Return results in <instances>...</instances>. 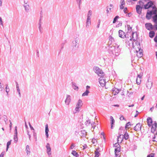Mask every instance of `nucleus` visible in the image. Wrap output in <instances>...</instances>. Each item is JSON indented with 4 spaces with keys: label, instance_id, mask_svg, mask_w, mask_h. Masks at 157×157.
Returning <instances> with one entry per match:
<instances>
[{
    "label": "nucleus",
    "instance_id": "10",
    "mask_svg": "<svg viewBox=\"0 0 157 157\" xmlns=\"http://www.w3.org/2000/svg\"><path fill=\"white\" fill-rule=\"evenodd\" d=\"M141 128V125L140 123H138L134 127V130L136 131L137 132L140 130Z\"/></svg>",
    "mask_w": 157,
    "mask_h": 157
},
{
    "label": "nucleus",
    "instance_id": "4",
    "mask_svg": "<svg viewBox=\"0 0 157 157\" xmlns=\"http://www.w3.org/2000/svg\"><path fill=\"white\" fill-rule=\"evenodd\" d=\"M145 27L148 30L151 31L154 29V25H153L150 23H147L145 24Z\"/></svg>",
    "mask_w": 157,
    "mask_h": 157
},
{
    "label": "nucleus",
    "instance_id": "52",
    "mask_svg": "<svg viewBox=\"0 0 157 157\" xmlns=\"http://www.w3.org/2000/svg\"><path fill=\"white\" fill-rule=\"evenodd\" d=\"M0 25L3 26V22L2 21V18L1 17H0Z\"/></svg>",
    "mask_w": 157,
    "mask_h": 157
},
{
    "label": "nucleus",
    "instance_id": "21",
    "mask_svg": "<svg viewBox=\"0 0 157 157\" xmlns=\"http://www.w3.org/2000/svg\"><path fill=\"white\" fill-rule=\"evenodd\" d=\"M132 38L133 40L134 41H136L137 38V33H132Z\"/></svg>",
    "mask_w": 157,
    "mask_h": 157
},
{
    "label": "nucleus",
    "instance_id": "41",
    "mask_svg": "<svg viewBox=\"0 0 157 157\" xmlns=\"http://www.w3.org/2000/svg\"><path fill=\"white\" fill-rule=\"evenodd\" d=\"M157 126V123L155 121L152 125V128L153 127L155 129H156Z\"/></svg>",
    "mask_w": 157,
    "mask_h": 157
},
{
    "label": "nucleus",
    "instance_id": "19",
    "mask_svg": "<svg viewBox=\"0 0 157 157\" xmlns=\"http://www.w3.org/2000/svg\"><path fill=\"white\" fill-rule=\"evenodd\" d=\"M80 132V135L81 137H86V136L87 135V132L85 130H82Z\"/></svg>",
    "mask_w": 157,
    "mask_h": 157
},
{
    "label": "nucleus",
    "instance_id": "27",
    "mask_svg": "<svg viewBox=\"0 0 157 157\" xmlns=\"http://www.w3.org/2000/svg\"><path fill=\"white\" fill-rule=\"evenodd\" d=\"M86 27L89 26L91 25L90 18H87L86 22Z\"/></svg>",
    "mask_w": 157,
    "mask_h": 157
},
{
    "label": "nucleus",
    "instance_id": "22",
    "mask_svg": "<svg viewBox=\"0 0 157 157\" xmlns=\"http://www.w3.org/2000/svg\"><path fill=\"white\" fill-rule=\"evenodd\" d=\"M71 84L72 88L75 90H78V87L76 86V83L74 82H72Z\"/></svg>",
    "mask_w": 157,
    "mask_h": 157
},
{
    "label": "nucleus",
    "instance_id": "13",
    "mask_svg": "<svg viewBox=\"0 0 157 157\" xmlns=\"http://www.w3.org/2000/svg\"><path fill=\"white\" fill-rule=\"evenodd\" d=\"M122 138L121 140L120 143H121L123 140L124 139L125 140H128L129 138V135L128 133H127V131H126L124 134V135H122Z\"/></svg>",
    "mask_w": 157,
    "mask_h": 157
},
{
    "label": "nucleus",
    "instance_id": "9",
    "mask_svg": "<svg viewBox=\"0 0 157 157\" xmlns=\"http://www.w3.org/2000/svg\"><path fill=\"white\" fill-rule=\"evenodd\" d=\"M118 33L119 36L122 38H124L126 37L125 33L122 30H119Z\"/></svg>",
    "mask_w": 157,
    "mask_h": 157
},
{
    "label": "nucleus",
    "instance_id": "14",
    "mask_svg": "<svg viewBox=\"0 0 157 157\" xmlns=\"http://www.w3.org/2000/svg\"><path fill=\"white\" fill-rule=\"evenodd\" d=\"M17 127L16 126L15 127V134L14 135V142L15 143H16L17 141L18 138L17 137Z\"/></svg>",
    "mask_w": 157,
    "mask_h": 157
},
{
    "label": "nucleus",
    "instance_id": "3",
    "mask_svg": "<svg viewBox=\"0 0 157 157\" xmlns=\"http://www.w3.org/2000/svg\"><path fill=\"white\" fill-rule=\"evenodd\" d=\"M99 82L101 86H104L105 84V79L104 76H101L99 79Z\"/></svg>",
    "mask_w": 157,
    "mask_h": 157
},
{
    "label": "nucleus",
    "instance_id": "7",
    "mask_svg": "<svg viewBox=\"0 0 157 157\" xmlns=\"http://www.w3.org/2000/svg\"><path fill=\"white\" fill-rule=\"evenodd\" d=\"M119 45L117 44V47L114 52V54H113V55H115V56H117L119 55L121 50L119 48Z\"/></svg>",
    "mask_w": 157,
    "mask_h": 157
},
{
    "label": "nucleus",
    "instance_id": "49",
    "mask_svg": "<svg viewBox=\"0 0 157 157\" xmlns=\"http://www.w3.org/2000/svg\"><path fill=\"white\" fill-rule=\"evenodd\" d=\"M127 28H128V31H131L132 28L131 27H130V25H127Z\"/></svg>",
    "mask_w": 157,
    "mask_h": 157
},
{
    "label": "nucleus",
    "instance_id": "6",
    "mask_svg": "<svg viewBox=\"0 0 157 157\" xmlns=\"http://www.w3.org/2000/svg\"><path fill=\"white\" fill-rule=\"evenodd\" d=\"M153 5V2L152 1H149L144 6V8L145 9H147L151 7L152 8L153 6H152Z\"/></svg>",
    "mask_w": 157,
    "mask_h": 157
},
{
    "label": "nucleus",
    "instance_id": "1",
    "mask_svg": "<svg viewBox=\"0 0 157 157\" xmlns=\"http://www.w3.org/2000/svg\"><path fill=\"white\" fill-rule=\"evenodd\" d=\"M93 70L99 76H104L105 75V74L102 70L98 67H94Z\"/></svg>",
    "mask_w": 157,
    "mask_h": 157
},
{
    "label": "nucleus",
    "instance_id": "62",
    "mask_svg": "<svg viewBox=\"0 0 157 157\" xmlns=\"http://www.w3.org/2000/svg\"><path fill=\"white\" fill-rule=\"evenodd\" d=\"M142 75H141V74L138 75L137 78H142Z\"/></svg>",
    "mask_w": 157,
    "mask_h": 157
},
{
    "label": "nucleus",
    "instance_id": "38",
    "mask_svg": "<svg viewBox=\"0 0 157 157\" xmlns=\"http://www.w3.org/2000/svg\"><path fill=\"white\" fill-rule=\"evenodd\" d=\"M11 141H9L7 142V145H6V151H7L8 150V148H9V146L11 144Z\"/></svg>",
    "mask_w": 157,
    "mask_h": 157
},
{
    "label": "nucleus",
    "instance_id": "34",
    "mask_svg": "<svg viewBox=\"0 0 157 157\" xmlns=\"http://www.w3.org/2000/svg\"><path fill=\"white\" fill-rule=\"evenodd\" d=\"M141 78H137L136 79V83H137V84L138 85H139V84H140V83H141Z\"/></svg>",
    "mask_w": 157,
    "mask_h": 157
},
{
    "label": "nucleus",
    "instance_id": "51",
    "mask_svg": "<svg viewBox=\"0 0 157 157\" xmlns=\"http://www.w3.org/2000/svg\"><path fill=\"white\" fill-rule=\"evenodd\" d=\"M94 124H95V123L94 122H93V123H91V126L92 128H93V129L95 128V125L94 126Z\"/></svg>",
    "mask_w": 157,
    "mask_h": 157
},
{
    "label": "nucleus",
    "instance_id": "50",
    "mask_svg": "<svg viewBox=\"0 0 157 157\" xmlns=\"http://www.w3.org/2000/svg\"><path fill=\"white\" fill-rule=\"evenodd\" d=\"M80 107L76 106V108H75V110L76 111V112H78L79 111V108Z\"/></svg>",
    "mask_w": 157,
    "mask_h": 157
},
{
    "label": "nucleus",
    "instance_id": "45",
    "mask_svg": "<svg viewBox=\"0 0 157 157\" xmlns=\"http://www.w3.org/2000/svg\"><path fill=\"white\" fill-rule=\"evenodd\" d=\"M75 144L73 143H72L70 146V149H72L74 148V147H75Z\"/></svg>",
    "mask_w": 157,
    "mask_h": 157
},
{
    "label": "nucleus",
    "instance_id": "60",
    "mask_svg": "<svg viewBox=\"0 0 157 157\" xmlns=\"http://www.w3.org/2000/svg\"><path fill=\"white\" fill-rule=\"evenodd\" d=\"M120 119V120H123L124 119V117L123 116H121Z\"/></svg>",
    "mask_w": 157,
    "mask_h": 157
},
{
    "label": "nucleus",
    "instance_id": "35",
    "mask_svg": "<svg viewBox=\"0 0 157 157\" xmlns=\"http://www.w3.org/2000/svg\"><path fill=\"white\" fill-rule=\"evenodd\" d=\"M85 125L87 126H89L90 124V119H88V120H86L85 122Z\"/></svg>",
    "mask_w": 157,
    "mask_h": 157
},
{
    "label": "nucleus",
    "instance_id": "23",
    "mask_svg": "<svg viewBox=\"0 0 157 157\" xmlns=\"http://www.w3.org/2000/svg\"><path fill=\"white\" fill-rule=\"evenodd\" d=\"M49 131V129L48 128V124H46L45 125V135L46 136V137L48 138V132Z\"/></svg>",
    "mask_w": 157,
    "mask_h": 157
},
{
    "label": "nucleus",
    "instance_id": "39",
    "mask_svg": "<svg viewBox=\"0 0 157 157\" xmlns=\"http://www.w3.org/2000/svg\"><path fill=\"white\" fill-rule=\"evenodd\" d=\"M119 18V17L118 16H116L114 18L113 21V23H115L117 21V20Z\"/></svg>",
    "mask_w": 157,
    "mask_h": 157
},
{
    "label": "nucleus",
    "instance_id": "37",
    "mask_svg": "<svg viewBox=\"0 0 157 157\" xmlns=\"http://www.w3.org/2000/svg\"><path fill=\"white\" fill-rule=\"evenodd\" d=\"M91 14H92V11L91 10H90L88 11L87 16V18H90V17L91 16Z\"/></svg>",
    "mask_w": 157,
    "mask_h": 157
},
{
    "label": "nucleus",
    "instance_id": "59",
    "mask_svg": "<svg viewBox=\"0 0 157 157\" xmlns=\"http://www.w3.org/2000/svg\"><path fill=\"white\" fill-rule=\"evenodd\" d=\"M3 118L4 119V121L6 122V121L7 120V117L6 116L4 115L3 117Z\"/></svg>",
    "mask_w": 157,
    "mask_h": 157
},
{
    "label": "nucleus",
    "instance_id": "40",
    "mask_svg": "<svg viewBox=\"0 0 157 157\" xmlns=\"http://www.w3.org/2000/svg\"><path fill=\"white\" fill-rule=\"evenodd\" d=\"M122 136L121 135H120L117 137V143H119V141L120 140V139H121V140H122Z\"/></svg>",
    "mask_w": 157,
    "mask_h": 157
},
{
    "label": "nucleus",
    "instance_id": "12",
    "mask_svg": "<svg viewBox=\"0 0 157 157\" xmlns=\"http://www.w3.org/2000/svg\"><path fill=\"white\" fill-rule=\"evenodd\" d=\"M78 41L75 40L72 41V46L73 47V48L75 49H76L78 48Z\"/></svg>",
    "mask_w": 157,
    "mask_h": 157
},
{
    "label": "nucleus",
    "instance_id": "58",
    "mask_svg": "<svg viewBox=\"0 0 157 157\" xmlns=\"http://www.w3.org/2000/svg\"><path fill=\"white\" fill-rule=\"evenodd\" d=\"M5 152H2L0 155V157H3Z\"/></svg>",
    "mask_w": 157,
    "mask_h": 157
},
{
    "label": "nucleus",
    "instance_id": "32",
    "mask_svg": "<svg viewBox=\"0 0 157 157\" xmlns=\"http://www.w3.org/2000/svg\"><path fill=\"white\" fill-rule=\"evenodd\" d=\"M75 157H78V153L75 151L73 150L71 153Z\"/></svg>",
    "mask_w": 157,
    "mask_h": 157
},
{
    "label": "nucleus",
    "instance_id": "64",
    "mask_svg": "<svg viewBox=\"0 0 157 157\" xmlns=\"http://www.w3.org/2000/svg\"><path fill=\"white\" fill-rule=\"evenodd\" d=\"M127 16H128L129 17H130L131 16V14L130 13H128L127 15H126Z\"/></svg>",
    "mask_w": 157,
    "mask_h": 157
},
{
    "label": "nucleus",
    "instance_id": "25",
    "mask_svg": "<svg viewBox=\"0 0 157 157\" xmlns=\"http://www.w3.org/2000/svg\"><path fill=\"white\" fill-rule=\"evenodd\" d=\"M110 119L111 121V128H113V124H114L115 122V121H114V119L113 117L112 116H111L110 117Z\"/></svg>",
    "mask_w": 157,
    "mask_h": 157
},
{
    "label": "nucleus",
    "instance_id": "48",
    "mask_svg": "<svg viewBox=\"0 0 157 157\" xmlns=\"http://www.w3.org/2000/svg\"><path fill=\"white\" fill-rule=\"evenodd\" d=\"M156 129H155L153 127V128L151 127V132L152 133H154L155 131L156 130Z\"/></svg>",
    "mask_w": 157,
    "mask_h": 157
},
{
    "label": "nucleus",
    "instance_id": "61",
    "mask_svg": "<svg viewBox=\"0 0 157 157\" xmlns=\"http://www.w3.org/2000/svg\"><path fill=\"white\" fill-rule=\"evenodd\" d=\"M120 9H124V5H120Z\"/></svg>",
    "mask_w": 157,
    "mask_h": 157
},
{
    "label": "nucleus",
    "instance_id": "63",
    "mask_svg": "<svg viewBox=\"0 0 157 157\" xmlns=\"http://www.w3.org/2000/svg\"><path fill=\"white\" fill-rule=\"evenodd\" d=\"M27 134L29 136V139L30 140H31L30 138H31V136L29 134V132H27Z\"/></svg>",
    "mask_w": 157,
    "mask_h": 157
},
{
    "label": "nucleus",
    "instance_id": "43",
    "mask_svg": "<svg viewBox=\"0 0 157 157\" xmlns=\"http://www.w3.org/2000/svg\"><path fill=\"white\" fill-rule=\"evenodd\" d=\"M130 126H131L130 122H128L125 125V128L126 129L127 128H128V127Z\"/></svg>",
    "mask_w": 157,
    "mask_h": 157
},
{
    "label": "nucleus",
    "instance_id": "16",
    "mask_svg": "<svg viewBox=\"0 0 157 157\" xmlns=\"http://www.w3.org/2000/svg\"><path fill=\"white\" fill-rule=\"evenodd\" d=\"M71 99L70 95H67V98L65 101V103L66 104L68 105L71 102Z\"/></svg>",
    "mask_w": 157,
    "mask_h": 157
},
{
    "label": "nucleus",
    "instance_id": "20",
    "mask_svg": "<svg viewBox=\"0 0 157 157\" xmlns=\"http://www.w3.org/2000/svg\"><path fill=\"white\" fill-rule=\"evenodd\" d=\"M112 91L113 92L114 95H115L119 93L120 90L118 89L113 88L112 89Z\"/></svg>",
    "mask_w": 157,
    "mask_h": 157
},
{
    "label": "nucleus",
    "instance_id": "2",
    "mask_svg": "<svg viewBox=\"0 0 157 157\" xmlns=\"http://www.w3.org/2000/svg\"><path fill=\"white\" fill-rule=\"evenodd\" d=\"M117 44L116 43H114V44L113 45H109L108 51L109 53L111 55L114 54V52L117 47Z\"/></svg>",
    "mask_w": 157,
    "mask_h": 157
},
{
    "label": "nucleus",
    "instance_id": "47",
    "mask_svg": "<svg viewBox=\"0 0 157 157\" xmlns=\"http://www.w3.org/2000/svg\"><path fill=\"white\" fill-rule=\"evenodd\" d=\"M97 140L96 139H95V138H94L92 139V142L93 144H95V143L97 142Z\"/></svg>",
    "mask_w": 157,
    "mask_h": 157
},
{
    "label": "nucleus",
    "instance_id": "24",
    "mask_svg": "<svg viewBox=\"0 0 157 157\" xmlns=\"http://www.w3.org/2000/svg\"><path fill=\"white\" fill-rule=\"evenodd\" d=\"M155 35V32L154 31H151L149 33V36L151 38H153Z\"/></svg>",
    "mask_w": 157,
    "mask_h": 157
},
{
    "label": "nucleus",
    "instance_id": "29",
    "mask_svg": "<svg viewBox=\"0 0 157 157\" xmlns=\"http://www.w3.org/2000/svg\"><path fill=\"white\" fill-rule=\"evenodd\" d=\"M121 151V147L119 146V147H117L115 149V154L116 153H118Z\"/></svg>",
    "mask_w": 157,
    "mask_h": 157
},
{
    "label": "nucleus",
    "instance_id": "28",
    "mask_svg": "<svg viewBox=\"0 0 157 157\" xmlns=\"http://www.w3.org/2000/svg\"><path fill=\"white\" fill-rule=\"evenodd\" d=\"M82 101L81 99H79L78 100V102L76 106H78L80 107H81L82 105Z\"/></svg>",
    "mask_w": 157,
    "mask_h": 157
},
{
    "label": "nucleus",
    "instance_id": "46",
    "mask_svg": "<svg viewBox=\"0 0 157 157\" xmlns=\"http://www.w3.org/2000/svg\"><path fill=\"white\" fill-rule=\"evenodd\" d=\"M100 23H101V20H100L99 19L98 20V25L97 26V28H99V26H100Z\"/></svg>",
    "mask_w": 157,
    "mask_h": 157
},
{
    "label": "nucleus",
    "instance_id": "36",
    "mask_svg": "<svg viewBox=\"0 0 157 157\" xmlns=\"http://www.w3.org/2000/svg\"><path fill=\"white\" fill-rule=\"evenodd\" d=\"M94 153H95V157H98L100 154L99 153L98 150L97 149L95 151Z\"/></svg>",
    "mask_w": 157,
    "mask_h": 157
},
{
    "label": "nucleus",
    "instance_id": "31",
    "mask_svg": "<svg viewBox=\"0 0 157 157\" xmlns=\"http://www.w3.org/2000/svg\"><path fill=\"white\" fill-rule=\"evenodd\" d=\"M25 150L27 155L30 154V151L29 147L28 145L26 146Z\"/></svg>",
    "mask_w": 157,
    "mask_h": 157
},
{
    "label": "nucleus",
    "instance_id": "18",
    "mask_svg": "<svg viewBox=\"0 0 157 157\" xmlns=\"http://www.w3.org/2000/svg\"><path fill=\"white\" fill-rule=\"evenodd\" d=\"M147 122L148 125L149 127H150L152 125V121L151 118L150 117H148L147 119Z\"/></svg>",
    "mask_w": 157,
    "mask_h": 157
},
{
    "label": "nucleus",
    "instance_id": "57",
    "mask_svg": "<svg viewBox=\"0 0 157 157\" xmlns=\"http://www.w3.org/2000/svg\"><path fill=\"white\" fill-rule=\"evenodd\" d=\"M147 157H154V155L153 154H150L147 155Z\"/></svg>",
    "mask_w": 157,
    "mask_h": 157
},
{
    "label": "nucleus",
    "instance_id": "17",
    "mask_svg": "<svg viewBox=\"0 0 157 157\" xmlns=\"http://www.w3.org/2000/svg\"><path fill=\"white\" fill-rule=\"evenodd\" d=\"M136 10L137 12L139 14H140L141 13L142 7L139 5H137L136 6Z\"/></svg>",
    "mask_w": 157,
    "mask_h": 157
},
{
    "label": "nucleus",
    "instance_id": "55",
    "mask_svg": "<svg viewBox=\"0 0 157 157\" xmlns=\"http://www.w3.org/2000/svg\"><path fill=\"white\" fill-rule=\"evenodd\" d=\"M111 9H112V8L108 7L107 8V9L106 10V11L107 12V13H109V11H110L111 10Z\"/></svg>",
    "mask_w": 157,
    "mask_h": 157
},
{
    "label": "nucleus",
    "instance_id": "54",
    "mask_svg": "<svg viewBox=\"0 0 157 157\" xmlns=\"http://www.w3.org/2000/svg\"><path fill=\"white\" fill-rule=\"evenodd\" d=\"M29 125L30 128L31 129V130H33V131H34V129L33 128L31 125L30 124V123H29Z\"/></svg>",
    "mask_w": 157,
    "mask_h": 157
},
{
    "label": "nucleus",
    "instance_id": "56",
    "mask_svg": "<svg viewBox=\"0 0 157 157\" xmlns=\"http://www.w3.org/2000/svg\"><path fill=\"white\" fill-rule=\"evenodd\" d=\"M127 8L126 7L124 9V12L126 13H127Z\"/></svg>",
    "mask_w": 157,
    "mask_h": 157
},
{
    "label": "nucleus",
    "instance_id": "42",
    "mask_svg": "<svg viewBox=\"0 0 157 157\" xmlns=\"http://www.w3.org/2000/svg\"><path fill=\"white\" fill-rule=\"evenodd\" d=\"M6 91L7 93V94H8V93L10 91V89L9 87L8 86V85L6 84Z\"/></svg>",
    "mask_w": 157,
    "mask_h": 157
},
{
    "label": "nucleus",
    "instance_id": "30",
    "mask_svg": "<svg viewBox=\"0 0 157 157\" xmlns=\"http://www.w3.org/2000/svg\"><path fill=\"white\" fill-rule=\"evenodd\" d=\"M76 0V2L78 5V8H79V9L80 10L81 9L80 6L82 3V0Z\"/></svg>",
    "mask_w": 157,
    "mask_h": 157
},
{
    "label": "nucleus",
    "instance_id": "8",
    "mask_svg": "<svg viewBox=\"0 0 157 157\" xmlns=\"http://www.w3.org/2000/svg\"><path fill=\"white\" fill-rule=\"evenodd\" d=\"M132 38H131L130 39L128 40L126 39V44L127 45H128L129 47H131L133 46V42L132 40Z\"/></svg>",
    "mask_w": 157,
    "mask_h": 157
},
{
    "label": "nucleus",
    "instance_id": "11",
    "mask_svg": "<svg viewBox=\"0 0 157 157\" xmlns=\"http://www.w3.org/2000/svg\"><path fill=\"white\" fill-rule=\"evenodd\" d=\"M46 147L47 148V153L48 154V155H51V148L50 147V144L49 143H48L46 145Z\"/></svg>",
    "mask_w": 157,
    "mask_h": 157
},
{
    "label": "nucleus",
    "instance_id": "15",
    "mask_svg": "<svg viewBox=\"0 0 157 157\" xmlns=\"http://www.w3.org/2000/svg\"><path fill=\"white\" fill-rule=\"evenodd\" d=\"M109 41L108 43L109 44V45H112V44H113H113H114V43H115V40L114 39L112 36H109Z\"/></svg>",
    "mask_w": 157,
    "mask_h": 157
},
{
    "label": "nucleus",
    "instance_id": "26",
    "mask_svg": "<svg viewBox=\"0 0 157 157\" xmlns=\"http://www.w3.org/2000/svg\"><path fill=\"white\" fill-rule=\"evenodd\" d=\"M24 7L25 8V11L27 12H28L29 9V5H24Z\"/></svg>",
    "mask_w": 157,
    "mask_h": 157
},
{
    "label": "nucleus",
    "instance_id": "5",
    "mask_svg": "<svg viewBox=\"0 0 157 157\" xmlns=\"http://www.w3.org/2000/svg\"><path fill=\"white\" fill-rule=\"evenodd\" d=\"M142 51L143 50L142 49L138 47V50H136V51H135V52H136V53H137V56L138 57L140 58L142 57L143 55Z\"/></svg>",
    "mask_w": 157,
    "mask_h": 157
},
{
    "label": "nucleus",
    "instance_id": "33",
    "mask_svg": "<svg viewBox=\"0 0 157 157\" xmlns=\"http://www.w3.org/2000/svg\"><path fill=\"white\" fill-rule=\"evenodd\" d=\"M89 93V91L88 90H86V91L82 94V96H87Z\"/></svg>",
    "mask_w": 157,
    "mask_h": 157
},
{
    "label": "nucleus",
    "instance_id": "44",
    "mask_svg": "<svg viewBox=\"0 0 157 157\" xmlns=\"http://www.w3.org/2000/svg\"><path fill=\"white\" fill-rule=\"evenodd\" d=\"M16 89H17V92L18 93L19 96L20 97H21V93H20V89L19 88V87H16Z\"/></svg>",
    "mask_w": 157,
    "mask_h": 157
},
{
    "label": "nucleus",
    "instance_id": "53",
    "mask_svg": "<svg viewBox=\"0 0 157 157\" xmlns=\"http://www.w3.org/2000/svg\"><path fill=\"white\" fill-rule=\"evenodd\" d=\"M38 25H39V27H38L39 29L40 33H41L42 32V31H41V29H41V24H40V23H39Z\"/></svg>",
    "mask_w": 157,
    "mask_h": 157
}]
</instances>
